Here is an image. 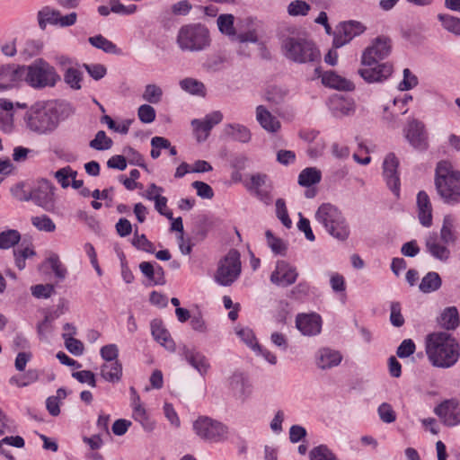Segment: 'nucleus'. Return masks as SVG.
I'll list each match as a JSON object with an SVG mask.
<instances>
[{"label":"nucleus","mask_w":460,"mask_h":460,"mask_svg":"<svg viewBox=\"0 0 460 460\" xmlns=\"http://www.w3.org/2000/svg\"><path fill=\"white\" fill-rule=\"evenodd\" d=\"M425 351L430 363L441 368L453 367L460 357L458 342L446 332H434L427 335Z\"/></svg>","instance_id":"nucleus-1"},{"label":"nucleus","mask_w":460,"mask_h":460,"mask_svg":"<svg viewBox=\"0 0 460 460\" xmlns=\"http://www.w3.org/2000/svg\"><path fill=\"white\" fill-rule=\"evenodd\" d=\"M435 185L438 195L448 204L460 199V172L448 161H441L436 169Z\"/></svg>","instance_id":"nucleus-2"},{"label":"nucleus","mask_w":460,"mask_h":460,"mask_svg":"<svg viewBox=\"0 0 460 460\" xmlns=\"http://www.w3.org/2000/svg\"><path fill=\"white\" fill-rule=\"evenodd\" d=\"M27 128L36 133L44 134L54 130L58 124L57 111L46 105L37 103L24 116Z\"/></svg>","instance_id":"nucleus-3"},{"label":"nucleus","mask_w":460,"mask_h":460,"mask_svg":"<svg viewBox=\"0 0 460 460\" xmlns=\"http://www.w3.org/2000/svg\"><path fill=\"white\" fill-rule=\"evenodd\" d=\"M315 218L333 237L345 240L349 236L348 224L341 212L333 205L329 203L321 205L315 213Z\"/></svg>","instance_id":"nucleus-4"},{"label":"nucleus","mask_w":460,"mask_h":460,"mask_svg":"<svg viewBox=\"0 0 460 460\" xmlns=\"http://www.w3.org/2000/svg\"><path fill=\"white\" fill-rule=\"evenodd\" d=\"M177 43L184 51L203 50L210 45L209 31L200 24L184 25L179 30Z\"/></svg>","instance_id":"nucleus-5"},{"label":"nucleus","mask_w":460,"mask_h":460,"mask_svg":"<svg viewBox=\"0 0 460 460\" xmlns=\"http://www.w3.org/2000/svg\"><path fill=\"white\" fill-rule=\"evenodd\" d=\"M241 270L240 253L232 249L219 260L214 278L218 284L227 287L239 278Z\"/></svg>","instance_id":"nucleus-6"},{"label":"nucleus","mask_w":460,"mask_h":460,"mask_svg":"<svg viewBox=\"0 0 460 460\" xmlns=\"http://www.w3.org/2000/svg\"><path fill=\"white\" fill-rule=\"evenodd\" d=\"M286 56L298 63L320 60V52L312 41L305 39H288L284 43Z\"/></svg>","instance_id":"nucleus-7"},{"label":"nucleus","mask_w":460,"mask_h":460,"mask_svg":"<svg viewBox=\"0 0 460 460\" xmlns=\"http://www.w3.org/2000/svg\"><path fill=\"white\" fill-rule=\"evenodd\" d=\"M59 79L55 68L43 59L35 60L28 66L27 83L34 88L54 86Z\"/></svg>","instance_id":"nucleus-8"},{"label":"nucleus","mask_w":460,"mask_h":460,"mask_svg":"<svg viewBox=\"0 0 460 460\" xmlns=\"http://www.w3.org/2000/svg\"><path fill=\"white\" fill-rule=\"evenodd\" d=\"M193 429L199 437L210 441L224 439L228 433L224 424L208 417H199L194 422Z\"/></svg>","instance_id":"nucleus-9"},{"label":"nucleus","mask_w":460,"mask_h":460,"mask_svg":"<svg viewBox=\"0 0 460 460\" xmlns=\"http://www.w3.org/2000/svg\"><path fill=\"white\" fill-rule=\"evenodd\" d=\"M392 45L389 38L379 36L367 47L361 57L363 66H371L389 56Z\"/></svg>","instance_id":"nucleus-10"},{"label":"nucleus","mask_w":460,"mask_h":460,"mask_svg":"<svg viewBox=\"0 0 460 460\" xmlns=\"http://www.w3.org/2000/svg\"><path fill=\"white\" fill-rule=\"evenodd\" d=\"M367 27L358 21H348L340 24L333 40L336 48L349 42L354 37L362 34Z\"/></svg>","instance_id":"nucleus-11"},{"label":"nucleus","mask_w":460,"mask_h":460,"mask_svg":"<svg viewBox=\"0 0 460 460\" xmlns=\"http://www.w3.org/2000/svg\"><path fill=\"white\" fill-rule=\"evenodd\" d=\"M434 412L447 426L453 427L460 423L459 402L456 399L442 402L434 409Z\"/></svg>","instance_id":"nucleus-12"},{"label":"nucleus","mask_w":460,"mask_h":460,"mask_svg":"<svg viewBox=\"0 0 460 460\" xmlns=\"http://www.w3.org/2000/svg\"><path fill=\"white\" fill-rule=\"evenodd\" d=\"M297 276L298 273L295 267L284 261H279L270 275V281L281 287H288L296 282Z\"/></svg>","instance_id":"nucleus-13"},{"label":"nucleus","mask_w":460,"mask_h":460,"mask_svg":"<svg viewBox=\"0 0 460 460\" xmlns=\"http://www.w3.org/2000/svg\"><path fill=\"white\" fill-rule=\"evenodd\" d=\"M314 78H321L322 84L330 88L343 91H351L354 89V84L350 80H348L332 71L322 74L320 68L316 67L314 69Z\"/></svg>","instance_id":"nucleus-14"},{"label":"nucleus","mask_w":460,"mask_h":460,"mask_svg":"<svg viewBox=\"0 0 460 460\" xmlns=\"http://www.w3.org/2000/svg\"><path fill=\"white\" fill-rule=\"evenodd\" d=\"M296 326L304 335H316L321 332L322 319L317 314H300L296 318Z\"/></svg>","instance_id":"nucleus-15"},{"label":"nucleus","mask_w":460,"mask_h":460,"mask_svg":"<svg viewBox=\"0 0 460 460\" xmlns=\"http://www.w3.org/2000/svg\"><path fill=\"white\" fill-rule=\"evenodd\" d=\"M427 252L436 260L447 261L451 255L447 244L438 238L437 234H429L425 242Z\"/></svg>","instance_id":"nucleus-16"},{"label":"nucleus","mask_w":460,"mask_h":460,"mask_svg":"<svg viewBox=\"0 0 460 460\" xmlns=\"http://www.w3.org/2000/svg\"><path fill=\"white\" fill-rule=\"evenodd\" d=\"M399 161L394 154H388L384 161V175L389 188L397 195L399 191V177L397 167Z\"/></svg>","instance_id":"nucleus-17"},{"label":"nucleus","mask_w":460,"mask_h":460,"mask_svg":"<svg viewBox=\"0 0 460 460\" xmlns=\"http://www.w3.org/2000/svg\"><path fill=\"white\" fill-rule=\"evenodd\" d=\"M393 72L392 65L388 63H382L376 65L375 67H366L358 70V74L361 77L368 82H381L388 78Z\"/></svg>","instance_id":"nucleus-18"},{"label":"nucleus","mask_w":460,"mask_h":460,"mask_svg":"<svg viewBox=\"0 0 460 460\" xmlns=\"http://www.w3.org/2000/svg\"><path fill=\"white\" fill-rule=\"evenodd\" d=\"M31 199L38 206L49 209L53 201L52 187L48 181L40 182L36 188L31 190Z\"/></svg>","instance_id":"nucleus-19"},{"label":"nucleus","mask_w":460,"mask_h":460,"mask_svg":"<svg viewBox=\"0 0 460 460\" xmlns=\"http://www.w3.org/2000/svg\"><path fill=\"white\" fill-rule=\"evenodd\" d=\"M28 66H5L1 68L2 78L6 80L7 84H0V90H5L11 85L18 84L21 81L27 82Z\"/></svg>","instance_id":"nucleus-20"},{"label":"nucleus","mask_w":460,"mask_h":460,"mask_svg":"<svg viewBox=\"0 0 460 460\" xmlns=\"http://www.w3.org/2000/svg\"><path fill=\"white\" fill-rule=\"evenodd\" d=\"M405 137L414 147L419 149L427 147V137L424 132L423 125L420 122L416 120L410 122Z\"/></svg>","instance_id":"nucleus-21"},{"label":"nucleus","mask_w":460,"mask_h":460,"mask_svg":"<svg viewBox=\"0 0 460 460\" xmlns=\"http://www.w3.org/2000/svg\"><path fill=\"white\" fill-rule=\"evenodd\" d=\"M418 217L423 226L429 227L432 225V206L428 194L420 191L417 195Z\"/></svg>","instance_id":"nucleus-22"},{"label":"nucleus","mask_w":460,"mask_h":460,"mask_svg":"<svg viewBox=\"0 0 460 460\" xmlns=\"http://www.w3.org/2000/svg\"><path fill=\"white\" fill-rule=\"evenodd\" d=\"M256 119L269 132H276L280 128V122L262 105L256 108Z\"/></svg>","instance_id":"nucleus-23"},{"label":"nucleus","mask_w":460,"mask_h":460,"mask_svg":"<svg viewBox=\"0 0 460 460\" xmlns=\"http://www.w3.org/2000/svg\"><path fill=\"white\" fill-rule=\"evenodd\" d=\"M438 238L447 245H453L456 243L458 235L456 230L455 218L451 215L445 216Z\"/></svg>","instance_id":"nucleus-24"},{"label":"nucleus","mask_w":460,"mask_h":460,"mask_svg":"<svg viewBox=\"0 0 460 460\" xmlns=\"http://www.w3.org/2000/svg\"><path fill=\"white\" fill-rule=\"evenodd\" d=\"M317 358V366L323 369L338 366L341 361V355L328 348L319 350Z\"/></svg>","instance_id":"nucleus-25"},{"label":"nucleus","mask_w":460,"mask_h":460,"mask_svg":"<svg viewBox=\"0 0 460 460\" xmlns=\"http://www.w3.org/2000/svg\"><path fill=\"white\" fill-rule=\"evenodd\" d=\"M101 375L106 381L119 382L122 376L121 363L119 360L105 362L102 366Z\"/></svg>","instance_id":"nucleus-26"},{"label":"nucleus","mask_w":460,"mask_h":460,"mask_svg":"<svg viewBox=\"0 0 460 460\" xmlns=\"http://www.w3.org/2000/svg\"><path fill=\"white\" fill-rule=\"evenodd\" d=\"M151 329L155 341L168 349L173 348V341L171 339L170 333L164 327L163 323L160 320H154L151 323Z\"/></svg>","instance_id":"nucleus-27"},{"label":"nucleus","mask_w":460,"mask_h":460,"mask_svg":"<svg viewBox=\"0 0 460 460\" xmlns=\"http://www.w3.org/2000/svg\"><path fill=\"white\" fill-rule=\"evenodd\" d=\"M184 357L186 360L200 374H206L208 372L209 364L202 354L192 349H185Z\"/></svg>","instance_id":"nucleus-28"},{"label":"nucleus","mask_w":460,"mask_h":460,"mask_svg":"<svg viewBox=\"0 0 460 460\" xmlns=\"http://www.w3.org/2000/svg\"><path fill=\"white\" fill-rule=\"evenodd\" d=\"M133 413L132 417L136 421H138L145 429L151 430L154 428V423L149 420L146 409L140 402L139 397H136L132 402Z\"/></svg>","instance_id":"nucleus-29"},{"label":"nucleus","mask_w":460,"mask_h":460,"mask_svg":"<svg viewBox=\"0 0 460 460\" xmlns=\"http://www.w3.org/2000/svg\"><path fill=\"white\" fill-rule=\"evenodd\" d=\"M217 24L219 31L234 40L236 36V30L234 28V16L230 13L220 14L217 19Z\"/></svg>","instance_id":"nucleus-30"},{"label":"nucleus","mask_w":460,"mask_h":460,"mask_svg":"<svg viewBox=\"0 0 460 460\" xmlns=\"http://www.w3.org/2000/svg\"><path fill=\"white\" fill-rule=\"evenodd\" d=\"M438 323L446 330H455L459 325L457 309L455 306L446 308L438 319Z\"/></svg>","instance_id":"nucleus-31"},{"label":"nucleus","mask_w":460,"mask_h":460,"mask_svg":"<svg viewBox=\"0 0 460 460\" xmlns=\"http://www.w3.org/2000/svg\"><path fill=\"white\" fill-rule=\"evenodd\" d=\"M331 108L335 116L349 115L355 110L352 101L339 96L331 100Z\"/></svg>","instance_id":"nucleus-32"},{"label":"nucleus","mask_w":460,"mask_h":460,"mask_svg":"<svg viewBox=\"0 0 460 460\" xmlns=\"http://www.w3.org/2000/svg\"><path fill=\"white\" fill-rule=\"evenodd\" d=\"M442 285V280L438 273L430 271L421 279L419 288L423 293H431L438 290Z\"/></svg>","instance_id":"nucleus-33"},{"label":"nucleus","mask_w":460,"mask_h":460,"mask_svg":"<svg viewBox=\"0 0 460 460\" xmlns=\"http://www.w3.org/2000/svg\"><path fill=\"white\" fill-rule=\"evenodd\" d=\"M322 179L321 171L315 167L304 169L298 176V183L304 187H310L320 182Z\"/></svg>","instance_id":"nucleus-34"},{"label":"nucleus","mask_w":460,"mask_h":460,"mask_svg":"<svg viewBox=\"0 0 460 460\" xmlns=\"http://www.w3.org/2000/svg\"><path fill=\"white\" fill-rule=\"evenodd\" d=\"M226 135L233 137L235 140L247 143L251 139V133L247 128L239 124H229L225 128Z\"/></svg>","instance_id":"nucleus-35"},{"label":"nucleus","mask_w":460,"mask_h":460,"mask_svg":"<svg viewBox=\"0 0 460 460\" xmlns=\"http://www.w3.org/2000/svg\"><path fill=\"white\" fill-rule=\"evenodd\" d=\"M180 86L183 91L190 94L199 96H205L206 94V88L203 83L194 78L188 77L182 79L180 81Z\"/></svg>","instance_id":"nucleus-36"},{"label":"nucleus","mask_w":460,"mask_h":460,"mask_svg":"<svg viewBox=\"0 0 460 460\" xmlns=\"http://www.w3.org/2000/svg\"><path fill=\"white\" fill-rule=\"evenodd\" d=\"M39 372L36 369H29L22 376H12L9 380L11 385L18 387H24L32 383H35L39 379Z\"/></svg>","instance_id":"nucleus-37"},{"label":"nucleus","mask_w":460,"mask_h":460,"mask_svg":"<svg viewBox=\"0 0 460 460\" xmlns=\"http://www.w3.org/2000/svg\"><path fill=\"white\" fill-rule=\"evenodd\" d=\"M31 221L32 226L39 231L51 233L56 230L55 223L47 215L32 217Z\"/></svg>","instance_id":"nucleus-38"},{"label":"nucleus","mask_w":460,"mask_h":460,"mask_svg":"<svg viewBox=\"0 0 460 460\" xmlns=\"http://www.w3.org/2000/svg\"><path fill=\"white\" fill-rule=\"evenodd\" d=\"M21 234L16 230H8L0 234V248L9 249L19 243Z\"/></svg>","instance_id":"nucleus-39"},{"label":"nucleus","mask_w":460,"mask_h":460,"mask_svg":"<svg viewBox=\"0 0 460 460\" xmlns=\"http://www.w3.org/2000/svg\"><path fill=\"white\" fill-rule=\"evenodd\" d=\"M311 7L306 2L295 0L288 5L287 11L290 16H305L308 13Z\"/></svg>","instance_id":"nucleus-40"},{"label":"nucleus","mask_w":460,"mask_h":460,"mask_svg":"<svg viewBox=\"0 0 460 460\" xmlns=\"http://www.w3.org/2000/svg\"><path fill=\"white\" fill-rule=\"evenodd\" d=\"M112 146V140L102 130L98 131L95 137L90 142V146L95 150H107Z\"/></svg>","instance_id":"nucleus-41"},{"label":"nucleus","mask_w":460,"mask_h":460,"mask_svg":"<svg viewBox=\"0 0 460 460\" xmlns=\"http://www.w3.org/2000/svg\"><path fill=\"white\" fill-rule=\"evenodd\" d=\"M163 96L162 89L156 84H147L143 93V99L150 103H158Z\"/></svg>","instance_id":"nucleus-42"},{"label":"nucleus","mask_w":460,"mask_h":460,"mask_svg":"<svg viewBox=\"0 0 460 460\" xmlns=\"http://www.w3.org/2000/svg\"><path fill=\"white\" fill-rule=\"evenodd\" d=\"M76 174L77 172L70 166H66L56 172L55 178L63 188H66L70 185V180L75 178Z\"/></svg>","instance_id":"nucleus-43"},{"label":"nucleus","mask_w":460,"mask_h":460,"mask_svg":"<svg viewBox=\"0 0 460 460\" xmlns=\"http://www.w3.org/2000/svg\"><path fill=\"white\" fill-rule=\"evenodd\" d=\"M58 11L44 9L39 13V23L41 28H45L46 23L58 25Z\"/></svg>","instance_id":"nucleus-44"},{"label":"nucleus","mask_w":460,"mask_h":460,"mask_svg":"<svg viewBox=\"0 0 460 460\" xmlns=\"http://www.w3.org/2000/svg\"><path fill=\"white\" fill-rule=\"evenodd\" d=\"M439 21L446 30L455 34L460 35V19L446 14L438 15Z\"/></svg>","instance_id":"nucleus-45"},{"label":"nucleus","mask_w":460,"mask_h":460,"mask_svg":"<svg viewBox=\"0 0 460 460\" xmlns=\"http://www.w3.org/2000/svg\"><path fill=\"white\" fill-rule=\"evenodd\" d=\"M265 235L267 238V243L270 247L271 251L274 253L284 254L287 249L285 243L280 238L274 236L270 230L266 231Z\"/></svg>","instance_id":"nucleus-46"},{"label":"nucleus","mask_w":460,"mask_h":460,"mask_svg":"<svg viewBox=\"0 0 460 460\" xmlns=\"http://www.w3.org/2000/svg\"><path fill=\"white\" fill-rule=\"evenodd\" d=\"M192 126L194 127V131H195L198 141H203V140L207 139V137H208L209 131L212 128L210 124H208L205 120L194 119L192 121Z\"/></svg>","instance_id":"nucleus-47"},{"label":"nucleus","mask_w":460,"mask_h":460,"mask_svg":"<svg viewBox=\"0 0 460 460\" xmlns=\"http://www.w3.org/2000/svg\"><path fill=\"white\" fill-rule=\"evenodd\" d=\"M89 42L93 46H94L98 49H101L104 50L105 52L111 53V52H114L116 49V46L111 41H110L109 40H107L106 38H104L102 35L89 38Z\"/></svg>","instance_id":"nucleus-48"},{"label":"nucleus","mask_w":460,"mask_h":460,"mask_svg":"<svg viewBox=\"0 0 460 460\" xmlns=\"http://www.w3.org/2000/svg\"><path fill=\"white\" fill-rule=\"evenodd\" d=\"M276 213L278 218L282 222V224L287 227L290 228L292 226V221L288 217V209L286 207V203L284 199H279L276 201Z\"/></svg>","instance_id":"nucleus-49"},{"label":"nucleus","mask_w":460,"mask_h":460,"mask_svg":"<svg viewBox=\"0 0 460 460\" xmlns=\"http://www.w3.org/2000/svg\"><path fill=\"white\" fill-rule=\"evenodd\" d=\"M311 460H337L336 456L324 446L314 447L310 452Z\"/></svg>","instance_id":"nucleus-50"},{"label":"nucleus","mask_w":460,"mask_h":460,"mask_svg":"<svg viewBox=\"0 0 460 460\" xmlns=\"http://www.w3.org/2000/svg\"><path fill=\"white\" fill-rule=\"evenodd\" d=\"M137 116L141 122L151 123L155 119V111L151 105L143 104L137 110Z\"/></svg>","instance_id":"nucleus-51"},{"label":"nucleus","mask_w":460,"mask_h":460,"mask_svg":"<svg viewBox=\"0 0 460 460\" xmlns=\"http://www.w3.org/2000/svg\"><path fill=\"white\" fill-rule=\"evenodd\" d=\"M48 262L50 265L55 275L59 279H64L66 274V268L62 265L59 257L56 253H52L48 258Z\"/></svg>","instance_id":"nucleus-52"},{"label":"nucleus","mask_w":460,"mask_h":460,"mask_svg":"<svg viewBox=\"0 0 460 460\" xmlns=\"http://www.w3.org/2000/svg\"><path fill=\"white\" fill-rule=\"evenodd\" d=\"M102 121H104L109 128L121 133V134H127L129 129V126L131 124V120L128 119L123 121L122 123L117 124L110 116L105 115L102 117Z\"/></svg>","instance_id":"nucleus-53"},{"label":"nucleus","mask_w":460,"mask_h":460,"mask_svg":"<svg viewBox=\"0 0 460 460\" xmlns=\"http://www.w3.org/2000/svg\"><path fill=\"white\" fill-rule=\"evenodd\" d=\"M237 334L252 349H261V347L256 341L254 333L251 329H241L237 332Z\"/></svg>","instance_id":"nucleus-54"},{"label":"nucleus","mask_w":460,"mask_h":460,"mask_svg":"<svg viewBox=\"0 0 460 460\" xmlns=\"http://www.w3.org/2000/svg\"><path fill=\"white\" fill-rule=\"evenodd\" d=\"M31 294L37 298H48L54 293V287L50 284H39L32 286Z\"/></svg>","instance_id":"nucleus-55"},{"label":"nucleus","mask_w":460,"mask_h":460,"mask_svg":"<svg viewBox=\"0 0 460 460\" xmlns=\"http://www.w3.org/2000/svg\"><path fill=\"white\" fill-rule=\"evenodd\" d=\"M65 81L74 89L81 88V73L75 68H68L65 74Z\"/></svg>","instance_id":"nucleus-56"},{"label":"nucleus","mask_w":460,"mask_h":460,"mask_svg":"<svg viewBox=\"0 0 460 460\" xmlns=\"http://www.w3.org/2000/svg\"><path fill=\"white\" fill-rule=\"evenodd\" d=\"M418 84L417 76L414 75L410 69L405 68L403 70V79L399 84V89L402 91H407L415 87Z\"/></svg>","instance_id":"nucleus-57"},{"label":"nucleus","mask_w":460,"mask_h":460,"mask_svg":"<svg viewBox=\"0 0 460 460\" xmlns=\"http://www.w3.org/2000/svg\"><path fill=\"white\" fill-rule=\"evenodd\" d=\"M132 244L137 249L143 250L147 252H153L155 251L154 244L147 240L145 234L138 235L135 233L132 240Z\"/></svg>","instance_id":"nucleus-58"},{"label":"nucleus","mask_w":460,"mask_h":460,"mask_svg":"<svg viewBox=\"0 0 460 460\" xmlns=\"http://www.w3.org/2000/svg\"><path fill=\"white\" fill-rule=\"evenodd\" d=\"M378 414L380 419L386 423L394 422L396 419V414L392 406L385 402L379 406Z\"/></svg>","instance_id":"nucleus-59"},{"label":"nucleus","mask_w":460,"mask_h":460,"mask_svg":"<svg viewBox=\"0 0 460 460\" xmlns=\"http://www.w3.org/2000/svg\"><path fill=\"white\" fill-rule=\"evenodd\" d=\"M73 377L78 380L80 383H86L92 387L96 386L95 376L92 371L89 370H82L74 372L72 374Z\"/></svg>","instance_id":"nucleus-60"},{"label":"nucleus","mask_w":460,"mask_h":460,"mask_svg":"<svg viewBox=\"0 0 460 460\" xmlns=\"http://www.w3.org/2000/svg\"><path fill=\"white\" fill-rule=\"evenodd\" d=\"M101 356L105 362L118 360L119 349L115 344L105 345L101 349Z\"/></svg>","instance_id":"nucleus-61"},{"label":"nucleus","mask_w":460,"mask_h":460,"mask_svg":"<svg viewBox=\"0 0 460 460\" xmlns=\"http://www.w3.org/2000/svg\"><path fill=\"white\" fill-rule=\"evenodd\" d=\"M192 187L197 190V194L203 199H211L214 195L212 188L206 182L196 181L192 182Z\"/></svg>","instance_id":"nucleus-62"},{"label":"nucleus","mask_w":460,"mask_h":460,"mask_svg":"<svg viewBox=\"0 0 460 460\" xmlns=\"http://www.w3.org/2000/svg\"><path fill=\"white\" fill-rule=\"evenodd\" d=\"M415 351V344L411 340H404L398 347L396 354L399 358H407Z\"/></svg>","instance_id":"nucleus-63"},{"label":"nucleus","mask_w":460,"mask_h":460,"mask_svg":"<svg viewBox=\"0 0 460 460\" xmlns=\"http://www.w3.org/2000/svg\"><path fill=\"white\" fill-rule=\"evenodd\" d=\"M66 348L74 355H81L84 351L83 343L73 337L65 338Z\"/></svg>","instance_id":"nucleus-64"}]
</instances>
